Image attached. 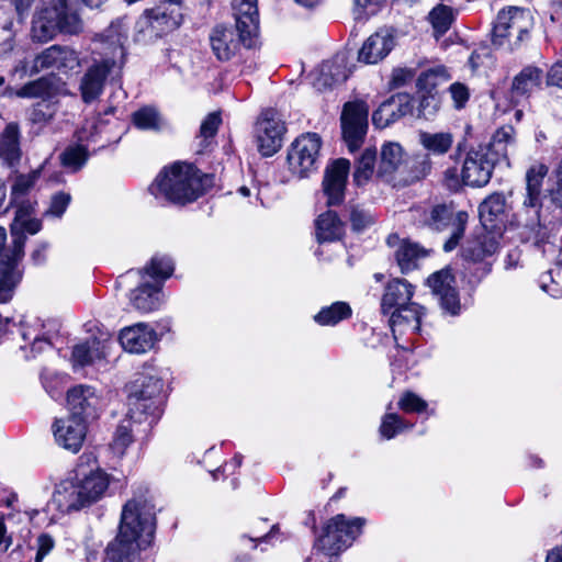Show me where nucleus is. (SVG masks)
Returning a JSON list of instances; mask_svg holds the SVG:
<instances>
[{
  "mask_svg": "<svg viewBox=\"0 0 562 562\" xmlns=\"http://www.w3.org/2000/svg\"><path fill=\"white\" fill-rule=\"evenodd\" d=\"M42 168L30 171L29 173H16L11 183V203L26 195L40 179Z\"/></svg>",
  "mask_w": 562,
  "mask_h": 562,
  "instance_id": "obj_48",
  "label": "nucleus"
},
{
  "mask_svg": "<svg viewBox=\"0 0 562 562\" xmlns=\"http://www.w3.org/2000/svg\"><path fill=\"white\" fill-rule=\"evenodd\" d=\"M120 342L131 353H145L154 348L158 335L145 323H137L120 331Z\"/></svg>",
  "mask_w": 562,
  "mask_h": 562,
  "instance_id": "obj_25",
  "label": "nucleus"
},
{
  "mask_svg": "<svg viewBox=\"0 0 562 562\" xmlns=\"http://www.w3.org/2000/svg\"><path fill=\"white\" fill-rule=\"evenodd\" d=\"M88 156V148L82 144H76L63 151L60 160L64 167L77 171L86 164Z\"/></svg>",
  "mask_w": 562,
  "mask_h": 562,
  "instance_id": "obj_53",
  "label": "nucleus"
},
{
  "mask_svg": "<svg viewBox=\"0 0 562 562\" xmlns=\"http://www.w3.org/2000/svg\"><path fill=\"white\" fill-rule=\"evenodd\" d=\"M351 313L349 304L339 301L323 307L314 315V321L321 326H335L339 322L349 318Z\"/></svg>",
  "mask_w": 562,
  "mask_h": 562,
  "instance_id": "obj_46",
  "label": "nucleus"
},
{
  "mask_svg": "<svg viewBox=\"0 0 562 562\" xmlns=\"http://www.w3.org/2000/svg\"><path fill=\"white\" fill-rule=\"evenodd\" d=\"M315 234L318 243H333L344 236L345 225L335 212L327 211L316 218Z\"/></svg>",
  "mask_w": 562,
  "mask_h": 562,
  "instance_id": "obj_37",
  "label": "nucleus"
},
{
  "mask_svg": "<svg viewBox=\"0 0 562 562\" xmlns=\"http://www.w3.org/2000/svg\"><path fill=\"white\" fill-rule=\"evenodd\" d=\"M516 146L515 130L510 125L499 127L492 136L487 146H482L488 150V157L495 159V164L505 160L508 164V156Z\"/></svg>",
  "mask_w": 562,
  "mask_h": 562,
  "instance_id": "obj_35",
  "label": "nucleus"
},
{
  "mask_svg": "<svg viewBox=\"0 0 562 562\" xmlns=\"http://www.w3.org/2000/svg\"><path fill=\"white\" fill-rule=\"evenodd\" d=\"M415 293V286L404 279H393L385 285L381 300V310L383 314H389L394 310L405 307L413 303L412 297Z\"/></svg>",
  "mask_w": 562,
  "mask_h": 562,
  "instance_id": "obj_30",
  "label": "nucleus"
},
{
  "mask_svg": "<svg viewBox=\"0 0 562 562\" xmlns=\"http://www.w3.org/2000/svg\"><path fill=\"white\" fill-rule=\"evenodd\" d=\"M47 507L49 510H55L61 515L86 508L80 491L78 490V485L75 483L72 476L60 481L55 486Z\"/></svg>",
  "mask_w": 562,
  "mask_h": 562,
  "instance_id": "obj_21",
  "label": "nucleus"
},
{
  "mask_svg": "<svg viewBox=\"0 0 562 562\" xmlns=\"http://www.w3.org/2000/svg\"><path fill=\"white\" fill-rule=\"evenodd\" d=\"M322 139L316 133H306L291 144L288 149L289 170L299 178H306L317 169Z\"/></svg>",
  "mask_w": 562,
  "mask_h": 562,
  "instance_id": "obj_9",
  "label": "nucleus"
},
{
  "mask_svg": "<svg viewBox=\"0 0 562 562\" xmlns=\"http://www.w3.org/2000/svg\"><path fill=\"white\" fill-rule=\"evenodd\" d=\"M154 506L146 499H131L122 509L119 532L105 550L104 562H140L139 552L154 540Z\"/></svg>",
  "mask_w": 562,
  "mask_h": 562,
  "instance_id": "obj_1",
  "label": "nucleus"
},
{
  "mask_svg": "<svg viewBox=\"0 0 562 562\" xmlns=\"http://www.w3.org/2000/svg\"><path fill=\"white\" fill-rule=\"evenodd\" d=\"M71 196L65 192H58L52 196L46 215L61 217L70 203Z\"/></svg>",
  "mask_w": 562,
  "mask_h": 562,
  "instance_id": "obj_62",
  "label": "nucleus"
},
{
  "mask_svg": "<svg viewBox=\"0 0 562 562\" xmlns=\"http://www.w3.org/2000/svg\"><path fill=\"white\" fill-rule=\"evenodd\" d=\"M164 36L158 30L154 19H151L150 10H146L135 23L134 40L139 43H150Z\"/></svg>",
  "mask_w": 562,
  "mask_h": 562,
  "instance_id": "obj_47",
  "label": "nucleus"
},
{
  "mask_svg": "<svg viewBox=\"0 0 562 562\" xmlns=\"http://www.w3.org/2000/svg\"><path fill=\"white\" fill-rule=\"evenodd\" d=\"M405 151L397 142H385L381 146L380 160L378 166V176L382 178L391 177L397 171L404 162Z\"/></svg>",
  "mask_w": 562,
  "mask_h": 562,
  "instance_id": "obj_36",
  "label": "nucleus"
},
{
  "mask_svg": "<svg viewBox=\"0 0 562 562\" xmlns=\"http://www.w3.org/2000/svg\"><path fill=\"white\" fill-rule=\"evenodd\" d=\"M412 428L413 424L406 423L397 414L387 413L382 417L379 431L384 439L390 440L396 435Z\"/></svg>",
  "mask_w": 562,
  "mask_h": 562,
  "instance_id": "obj_52",
  "label": "nucleus"
},
{
  "mask_svg": "<svg viewBox=\"0 0 562 562\" xmlns=\"http://www.w3.org/2000/svg\"><path fill=\"white\" fill-rule=\"evenodd\" d=\"M232 10L237 30L255 36L259 27L257 0H233Z\"/></svg>",
  "mask_w": 562,
  "mask_h": 562,
  "instance_id": "obj_33",
  "label": "nucleus"
},
{
  "mask_svg": "<svg viewBox=\"0 0 562 562\" xmlns=\"http://www.w3.org/2000/svg\"><path fill=\"white\" fill-rule=\"evenodd\" d=\"M79 66V56L75 49L68 46L52 45L34 57L30 75L33 76L48 69L67 72Z\"/></svg>",
  "mask_w": 562,
  "mask_h": 562,
  "instance_id": "obj_14",
  "label": "nucleus"
},
{
  "mask_svg": "<svg viewBox=\"0 0 562 562\" xmlns=\"http://www.w3.org/2000/svg\"><path fill=\"white\" fill-rule=\"evenodd\" d=\"M151 12V19L158 26L164 35H167L177 30L182 22V13L179 5H176L169 1L162 2L159 5L149 9Z\"/></svg>",
  "mask_w": 562,
  "mask_h": 562,
  "instance_id": "obj_38",
  "label": "nucleus"
},
{
  "mask_svg": "<svg viewBox=\"0 0 562 562\" xmlns=\"http://www.w3.org/2000/svg\"><path fill=\"white\" fill-rule=\"evenodd\" d=\"M132 123L137 130L159 133L167 128V121L153 105H145L133 112Z\"/></svg>",
  "mask_w": 562,
  "mask_h": 562,
  "instance_id": "obj_40",
  "label": "nucleus"
},
{
  "mask_svg": "<svg viewBox=\"0 0 562 562\" xmlns=\"http://www.w3.org/2000/svg\"><path fill=\"white\" fill-rule=\"evenodd\" d=\"M418 139L420 145L434 155H445L453 144V135L449 132H420Z\"/></svg>",
  "mask_w": 562,
  "mask_h": 562,
  "instance_id": "obj_44",
  "label": "nucleus"
},
{
  "mask_svg": "<svg viewBox=\"0 0 562 562\" xmlns=\"http://www.w3.org/2000/svg\"><path fill=\"white\" fill-rule=\"evenodd\" d=\"M322 76L326 85L344 82L351 74L347 66V56L345 53L337 54L331 60L322 65Z\"/></svg>",
  "mask_w": 562,
  "mask_h": 562,
  "instance_id": "obj_43",
  "label": "nucleus"
},
{
  "mask_svg": "<svg viewBox=\"0 0 562 562\" xmlns=\"http://www.w3.org/2000/svg\"><path fill=\"white\" fill-rule=\"evenodd\" d=\"M349 169L350 162L345 158L336 159L326 167L323 190L328 205H338L344 201Z\"/></svg>",
  "mask_w": 562,
  "mask_h": 562,
  "instance_id": "obj_19",
  "label": "nucleus"
},
{
  "mask_svg": "<svg viewBox=\"0 0 562 562\" xmlns=\"http://www.w3.org/2000/svg\"><path fill=\"white\" fill-rule=\"evenodd\" d=\"M114 66V59H103L88 68L80 81V92L83 102L91 103L100 97L105 79Z\"/></svg>",
  "mask_w": 562,
  "mask_h": 562,
  "instance_id": "obj_28",
  "label": "nucleus"
},
{
  "mask_svg": "<svg viewBox=\"0 0 562 562\" xmlns=\"http://www.w3.org/2000/svg\"><path fill=\"white\" fill-rule=\"evenodd\" d=\"M432 168V161L428 155H418L413 159L411 167V180L417 181L426 178Z\"/></svg>",
  "mask_w": 562,
  "mask_h": 562,
  "instance_id": "obj_60",
  "label": "nucleus"
},
{
  "mask_svg": "<svg viewBox=\"0 0 562 562\" xmlns=\"http://www.w3.org/2000/svg\"><path fill=\"white\" fill-rule=\"evenodd\" d=\"M456 283V278L448 268L432 273L427 279V284L438 300L442 311L452 316L458 315L461 311V303Z\"/></svg>",
  "mask_w": 562,
  "mask_h": 562,
  "instance_id": "obj_15",
  "label": "nucleus"
},
{
  "mask_svg": "<svg viewBox=\"0 0 562 562\" xmlns=\"http://www.w3.org/2000/svg\"><path fill=\"white\" fill-rule=\"evenodd\" d=\"M100 133L101 127L98 120H87L77 132V139L79 144H82L88 148L90 144H94L100 139Z\"/></svg>",
  "mask_w": 562,
  "mask_h": 562,
  "instance_id": "obj_57",
  "label": "nucleus"
},
{
  "mask_svg": "<svg viewBox=\"0 0 562 562\" xmlns=\"http://www.w3.org/2000/svg\"><path fill=\"white\" fill-rule=\"evenodd\" d=\"M5 95L25 99H41L34 104L31 120L34 123H47L54 119L58 111L59 98L68 95L66 82L55 75L40 77L14 89L5 88Z\"/></svg>",
  "mask_w": 562,
  "mask_h": 562,
  "instance_id": "obj_3",
  "label": "nucleus"
},
{
  "mask_svg": "<svg viewBox=\"0 0 562 562\" xmlns=\"http://www.w3.org/2000/svg\"><path fill=\"white\" fill-rule=\"evenodd\" d=\"M350 222L353 231L361 232L373 223V217L360 206L350 205Z\"/></svg>",
  "mask_w": 562,
  "mask_h": 562,
  "instance_id": "obj_61",
  "label": "nucleus"
},
{
  "mask_svg": "<svg viewBox=\"0 0 562 562\" xmlns=\"http://www.w3.org/2000/svg\"><path fill=\"white\" fill-rule=\"evenodd\" d=\"M449 75L446 68L436 67L424 71L417 80V86L419 89H425L427 92L431 93L432 89H435L441 82L447 81Z\"/></svg>",
  "mask_w": 562,
  "mask_h": 562,
  "instance_id": "obj_56",
  "label": "nucleus"
},
{
  "mask_svg": "<svg viewBox=\"0 0 562 562\" xmlns=\"http://www.w3.org/2000/svg\"><path fill=\"white\" fill-rule=\"evenodd\" d=\"M387 315H390L389 323L394 335L397 331L402 334L407 329L417 331L420 328V321L425 315V308L419 304L411 303L403 307V310H394Z\"/></svg>",
  "mask_w": 562,
  "mask_h": 562,
  "instance_id": "obj_32",
  "label": "nucleus"
},
{
  "mask_svg": "<svg viewBox=\"0 0 562 562\" xmlns=\"http://www.w3.org/2000/svg\"><path fill=\"white\" fill-rule=\"evenodd\" d=\"M130 418L123 420L116 428L114 432L113 440L111 442V450L114 454L117 457H122L127 447L133 442V435H132V420L131 415L128 414ZM134 422H136L134 419Z\"/></svg>",
  "mask_w": 562,
  "mask_h": 562,
  "instance_id": "obj_50",
  "label": "nucleus"
},
{
  "mask_svg": "<svg viewBox=\"0 0 562 562\" xmlns=\"http://www.w3.org/2000/svg\"><path fill=\"white\" fill-rule=\"evenodd\" d=\"M542 78V69L533 66L525 67L513 80V93L520 97L529 95L540 88Z\"/></svg>",
  "mask_w": 562,
  "mask_h": 562,
  "instance_id": "obj_42",
  "label": "nucleus"
},
{
  "mask_svg": "<svg viewBox=\"0 0 562 562\" xmlns=\"http://www.w3.org/2000/svg\"><path fill=\"white\" fill-rule=\"evenodd\" d=\"M369 105L362 100L346 102L340 115L341 135L349 151L358 150L368 132Z\"/></svg>",
  "mask_w": 562,
  "mask_h": 562,
  "instance_id": "obj_10",
  "label": "nucleus"
},
{
  "mask_svg": "<svg viewBox=\"0 0 562 562\" xmlns=\"http://www.w3.org/2000/svg\"><path fill=\"white\" fill-rule=\"evenodd\" d=\"M394 256L401 272L407 273L418 267L419 261L427 256V252L416 243L402 240Z\"/></svg>",
  "mask_w": 562,
  "mask_h": 562,
  "instance_id": "obj_41",
  "label": "nucleus"
},
{
  "mask_svg": "<svg viewBox=\"0 0 562 562\" xmlns=\"http://www.w3.org/2000/svg\"><path fill=\"white\" fill-rule=\"evenodd\" d=\"M87 423L71 414L56 419L53 424V434L57 445L74 453L78 452L87 435Z\"/></svg>",
  "mask_w": 562,
  "mask_h": 562,
  "instance_id": "obj_18",
  "label": "nucleus"
},
{
  "mask_svg": "<svg viewBox=\"0 0 562 562\" xmlns=\"http://www.w3.org/2000/svg\"><path fill=\"white\" fill-rule=\"evenodd\" d=\"M106 344L97 338H89L76 345L72 349L71 361L74 367L92 364L95 360L105 357Z\"/></svg>",
  "mask_w": 562,
  "mask_h": 562,
  "instance_id": "obj_39",
  "label": "nucleus"
},
{
  "mask_svg": "<svg viewBox=\"0 0 562 562\" xmlns=\"http://www.w3.org/2000/svg\"><path fill=\"white\" fill-rule=\"evenodd\" d=\"M72 477L78 485L86 507L102 499L110 485V475L108 473L99 467L88 470L82 462L77 465Z\"/></svg>",
  "mask_w": 562,
  "mask_h": 562,
  "instance_id": "obj_13",
  "label": "nucleus"
},
{
  "mask_svg": "<svg viewBox=\"0 0 562 562\" xmlns=\"http://www.w3.org/2000/svg\"><path fill=\"white\" fill-rule=\"evenodd\" d=\"M222 123L220 112H212L205 116L200 126V132L196 136L199 139V151L205 150L214 136L216 135L218 127Z\"/></svg>",
  "mask_w": 562,
  "mask_h": 562,
  "instance_id": "obj_49",
  "label": "nucleus"
},
{
  "mask_svg": "<svg viewBox=\"0 0 562 562\" xmlns=\"http://www.w3.org/2000/svg\"><path fill=\"white\" fill-rule=\"evenodd\" d=\"M468 213L463 211L454 212L452 207L446 204H437L424 211L420 223L432 231L442 232L451 229V235L443 244V250L452 251L463 237L468 222Z\"/></svg>",
  "mask_w": 562,
  "mask_h": 562,
  "instance_id": "obj_8",
  "label": "nucleus"
},
{
  "mask_svg": "<svg viewBox=\"0 0 562 562\" xmlns=\"http://www.w3.org/2000/svg\"><path fill=\"white\" fill-rule=\"evenodd\" d=\"M284 124L272 112H266L256 124L257 148L262 156L274 155L282 146Z\"/></svg>",
  "mask_w": 562,
  "mask_h": 562,
  "instance_id": "obj_17",
  "label": "nucleus"
},
{
  "mask_svg": "<svg viewBox=\"0 0 562 562\" xmlns=\"http://www.w3.org/2000/svg\"><path fill=\"white\" fill-rule=\"evenodd\" d=\"M42 228V223L35 217H30L29 207L20 206L14 220L11 224V235L13 238L12 255L9 258V263L18 261L24 254V245L26 240V233L30 235L37 234Z\"/></svg>",
  "mask_w": 562,
  "mask_h": 562,
  "instance_id": "obj_20",
  "label": "nucleus"
},
{
  "mask_svg": "<svg viewBox=\"0 0 562 562\" xmlns=\"http://www.w3.org/2000/svg\"><path fill=\"white\" fill-rule=\"evenodd\" d=\"M544 164H533L526 172V191L521 202V211L516 215L517 225L536 229L539 226V213L542 206V183L548 175Z\"/></svg>",
  "mask_w": 562,
  "mask_h": 562,
  "instance_id": "obj_7",
  "label": "nucleus"
},
{
  "mask_svg": "<svg viewBox=\"0 0 562 562\" xmlns=\"http://www.w3.org/2000/svg\"><path fill=\"white\" fill-rule=\"evenodd\" d=\"M162 381L149 376L142 383V389L128 397V414L137 423H142L148 416L155 415L160 403L159 396L162 391Z\"/></svg>",
  "mask_w": 562,
  "mask_h": 562,
  "instance_id": "obj_12",
  "label": "nucleus"
},
{
  "mask_svg": "<svg viewBox=\"0 0 562 562\" xmlns=\"http://www.w3.org/2000/svg\"><path fill=\"white\" fill-rule=\"evenodd\" d=\"M394 46L395 36L393 32L381 29L364 41L358 53V59L368 65L378 64L391 53Z\"/></svg>",
  "mask_w": 562,
  "mask_h": 562,
  "instance_id": "obj_24",
  "label": "nucleus"
},
{
  "mask_svg": "<svg viewBox=\"0 0 562 562\" xmlns=\"http://www.w3.org/2000/svg\"><path fill=\"white\" fill-rule=\"evenodd\" d=\"M159 284H149L142 280V283L130 294V302L134 308L142 313L158 310L162 303V294Z\"/></svg>",
  "mask_w": 562,
  "mask_h": 562,
  "instance_id": "obj_34",
  "label": "nucleus"
},
{
  "mask_svg": "<svg viewBox=\"0 0 562 562\" xmlns=\"http://www.w3.org/2000/svg\"><path fill=\"white\" fill-rule=\"evenodd\" d=\"M56 325L53 322H43L37 317L25 319L22 323V337L31 342L33 357L52 348V336L55 334Z\"/></svg>",
  "mask_w": 562,
  "mask_h": 562,
  "instance_id": "obj_29",
  "label": "nucleus"
},
{
  "mask_svg": "<svg viewBox=\"0 0 562 562\" xmlns=\"http://www.w3.org/2000/svg\"><path fill=\"white\" fill-rule=\"evenodd\" d=\"M213 183V176L201 173L193 165L175 162L159 172L149 191L157 199L187 204L203 195Z\"/></svg>",
  "mask_w": 562,
  "mask_h": 562,
  "instance_id": "obj_2",
  "label": "nucleus"
},
{
  "mask_svg": "<svg viewBox=\"0 0 562 562\" xmlns=\"http://www.w3.org/2000/svg\"><path fill=\"white\" fill-rule=\"evenodd\" d=\"M413 110V99L407 93H397L384 101L372 114L373 125L385 128Z\"/></svg>",
  "mask_w": 562,
  "mask_h": 562,
  "instance_id": "obj_23",
  "label": "nucleus"
},
{
  "mask_svg": "<svg viewBox=\"0 0 562 562\" xmlns=\"http://www.w3.org/2000/svg\"><path fill=\"white\" fill-rule=\"evenodd\" d=\"M427 406V402L413 392H405L398 401V407L406 413H422Z\"/></svg>",
  "mask_w": 562,
  "mask_h": 562,
  "instance_id": "obj_59",
  "label": "nucleus"
},
{
  "mask_svg": "<svg viewBox=\"0 0 562 562\" xmlns=\"http://www.w3.org/2000/svg\"><path fill=\"white\" fill-rule=\"evenodd\" d=\"M450 95L453 101L456 109L464 108L465 103L470 98V91L468 87L460 82H454L449 88Z\"/></svg>",
  "mask_w": 562,
  "mask_h": 562,
  "instance_id": "obj_64",
  "label": "nucleus"
},
{
  "mask_svg": "<svg viewBox=\"0 0 562 562\" xmlns=\"http://www.w3.org/2000/svg\"><path fill=\"white\" fill-rule=\"evenodd\" d=\"M82 21L67 0H50L37 9L32 19L33 41L46 43L57 34L76 35L82 31Z\"/></svg>",
  "mask_w": 562,
  "mask_h": 562,
  "instance_id": "obj_4",
  "label": "nucleus"
},
{
  "mask_svg": "<svg viewBox=\"0 0 562 562\" xmlns=\"http://www.w3.org/2000/svg\"><path fill=\"white\" fill-rule=\"evenodd\" d=\"M533 24V15L529 9L515 5L503 8L493 23L492 44L513 52L529 41Z\"/></svg>",
  "mask_w": 562,
  "mask_h": 562,
  "instance_id": "obj_5",
  "label": "nucleus"
},
{
  "mask_svg": "<svg viewBox=\"0 0 562 562\" xmlns=\"http://www.w3.org/2000/svg\"><path fill=\"white\" fill-rule=\"evenodd\" d=\"M537 231L535 232V245L542 249L543 256L548 258H552L557 265L562 266V246L558 250L553 243L548 240L546 229L539 224L536 226Z\"/></svg>",
  "mask_w": 562,
  "mask_h": 562,
  "instance_id": "obj_55",
  "label": "nucleus"
},
{
  "mask_svg": "<svg viewBox=\"0 0 562 562\" xmlns=\"http://www.w3.org/2000/svg\"><path fill=\"white\" fill-rule=\"evenodd\" d=\"M240 30L235 27L218 25L211 33L210 41L213 53L220 60L231 59L240 48L241 45L250 47L252 44L251 34H243Z\"/></svg>",
  "mask_w": 562,
  "mask_h": 562,
  "instance_id": "obj_16",
  "label": "nucleus"
},
{
  "mask_svg": "<svg viewBox=\"0 0 562 562\" xmlns=\"http://www.w3.org/2000/svg\"><path fill=\"white\" fill-rule=\"evenodd\" d=\"M105 40L114 46V54L123 56V44L127 38V23L125 19H119L105 31Z\"/></svg>",
  "mask_w": 562,
  "mask_h": 562,
  "instance_id": "obj_54",
  "label": "nucleus"
},
{
  "mask_svg": "<svg viewBox=\"0 0 562 562\" xmlns=\"http://www.w3.org/2000/svg\"><path fill=\"white\" fill-rule=\"evenodd\" d=\"M0 156L10 165L20 159L19 128L16 124H9L0 137Z\"/></svg>",
  "mask_w": 562,
  "mask_h": 562,
  "instance_id": "obj_45",
  "label": "nucleus"
},
{
  "mask_svg": "<svg viewBox=\"0 0 562 562\" xmlns=\"http://www.w3.org/2000/svg\"><path fill=\"white\" fill-rule=\"evenodd\" d=\"M506 199L502 193L488 195L479 206L480 220L484 227L501 229L506 218Z\"/></svg>",
  "mask_w": 562,
  "mask_h": 562,
  "instance_id": "obj_31",
  "label": "nucleus"
},
{
  "mask_svg": "<svg viewBox=\"0 0 562 562\" xmlns=\"http://www.w3.org/2000/svg\"><path fill=\"white\" fill-rule=\"evenodd\" d=\"M451 10L446 5H438L429 13V21L432 27L439 32H446L451 24Z\"/></svg>",
  "mask_w": 562,
  "mask_h": 562,
  "instance_id": "obj_58",
  "label": "nucleus"
},
{
  "mask_svg": "<svg viewBox=\"0 0 562 562\" xmlns=\"http://www.w3.org/2000/svg\"><path fill=\"white\" fill-rule=\"evenodd\" d=\"M364 524L363 518H349L338 514L326 522L323 535L315 541V548L328 555L338 554L349 548L361 535Z\"/></svg>",
  "mask_w": 562,
  "mask_h": 562,
  "instance_id": "obj_6",
  "label": "nucleus"
},
{
  "mask_svg": "<svg viewBox=\"0 0 562 562\" xmlns=\"http://www.w3.org/2000/svg\"><path fill=\"white\" fill-rule=\"evenodd\" d=\"M376 161V150L374 148H367L360 156L353 179L358 186L367 182L374 172V165Z\"/></svg>",
  "mask_w": 562,
  "mask_h": 562,
  "instance_id": "obj_51",
  "label": "nucleus"
},
{
  "mask_svg": "<svg viewBox=\"0 0 562 562\" xmlns=\"http://www.w3.org/2000/svg\"><path fill=\"white\" fill-rule=\"evenodd\" d=\"M173 268V262L168 256L156 255L143 270H130L120 276L116 283L119 286H127L136 279L144 280L149 277L155 281V284L160 285L172 274Z\"/></svg>",
  "mask_w": 562,
  "mask_h": 562,
  "instance_id": "obj_26",
  "label": "nucleus"
},
{
  "mask_svg": "<svg viewBox=\"0 0 562 562\" xmlns=\"http://www.w3.org/2000/svg\"><path fill=\"white\" fill-rule=\"evenodd\" d=\"M67 404L71 415L85 422L95 418L100 405L95 390L89 385H77L68 391Z\"/></svg>",
  "mask_w": 562,
  "mask_h": 562,
  "instance_id": "obj_27",
  "label": "nucleus"
},
{
  "mask_svg": "<svg viewBox=\"0 0 562 562\" xmlns=\"http://www.w3.org/2000/svg\"><path fill=\"white\" fill-rule=\"evenodd\" d=\"M497 250V239L493 235L482 234L467 241L462 248V257L474 263L482 262V277H485L492 271L493 266L488 258L494 256Z\"/></svg>",
  "mask_w": 562,
  "mask_h": 562,
  "instance_id": "obj_22",
  "label": "nucleus"
},
{
  "mask_svg": "<svg viewBox=\"0 0 562 562\" xmlns=\"http://www.w3.org/2000/svg\"><path fill=\"white\" fill-rule=\"evenodd\" d=\"M438 109L439 100L435 94L427 92V94L422 95L418 105V112L420 116L429 119L436 114Z\"/></svg>",
  "mask_w": 562,
  "mask_h": 562,
  "instance_id": "obj_63",
  "label": "nucleus"
},
{
  "mask_svg": "<svg viewBox=\"0 0 562 562\" xmlns=\"http://www.w3.org/2000/svg\"><path fill=\"white\" fill-rule=\"evenodd\" d=\"M495 165V159L488 157V150L482 146L470 149L461 170L462 182L472 188L485 187L492 178Z\"/></svg>",
  "mask_w": 562,
  "mask_h": 562,
  "instance_id": "obj_11",
  "label": "nucleus"
}]
</instances>
